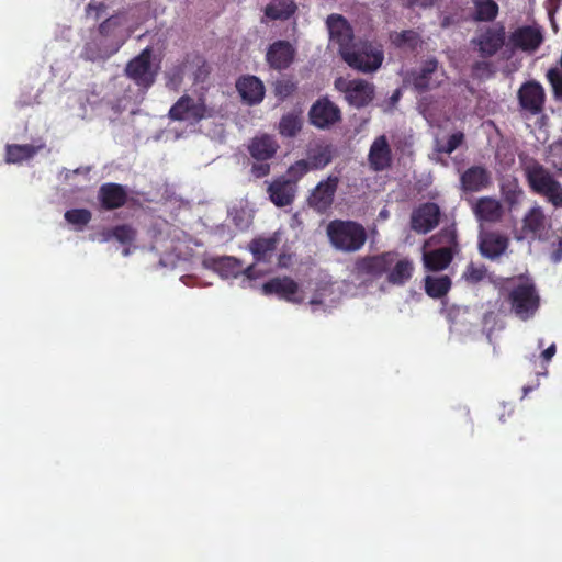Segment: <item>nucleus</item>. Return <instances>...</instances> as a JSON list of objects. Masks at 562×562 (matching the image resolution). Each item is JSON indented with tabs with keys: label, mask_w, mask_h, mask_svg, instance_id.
Returning a JSON list of instances; mask_svg holds the SVG:
<instances>
[{
	"label": "nucleus",
	"mask_w": 562,
	"mask_h": 562,
	"mask_svg": "<svg viewBox=\"0 0 562 562\" xmlns=\"http://www.w3.org/2000/svg\"><path fill=\"white\" fill-rule=\"evenodd\" d=\"M201 245L198 238L166 221L154 227L151 249L159 255V265L164 268H176L179 262L189 260Z\"/></svg>",
	"instance_id": "nucleus-1"
},
{
	"label": "nucleus",
	"mask_w": 562,
	"mask_h": 562,
	"mask_svg": "<svg viewBox=\"0 0 562 562\" xmlns=\"http://www.w3.org/2000/svg\"><path fill=\"white\" fill-rule=\"evenodd\" d=\"M159 70V65L153 60V50L150 47L144 48L139 55L130 60L125 67V74L137 86V92L133 93L131 89L126 91L124 97L113 104L116 112L126 110L130 103H138L145 92L155 82Z\"/></svg>",
	"instance_id": "nucleus-2"
},
{
	"label": "nucleus",
	"mask_w": 562,
	"mask_h": 562,
	"mask_svg": "<svg viewBox=\"0 0 562 562\" xmlns=\"http://www.w3.org/2000/svg\"><path fill=\"white\" fill-rule=\"evenodd\" d=\"M265 295H274L280 300L293 304H302L307 302L312 313L329 312L331 301L327 300L330 292L328 288L317 290L308 300L304 290L290 277H277L265 282L261 285Z\"/></svg>",
	"instance_id": "nucleus-3"
},
{
	"label": "nucleus",
	"mask_w": 562,
	"mask_h": 562,
	"mask_svg": "<svg viewBox=\"0 0 562 562\" xmlns=\"http://www.w3.org/2000/svg\"><path fill=\"white\" fill-rule=\"evenodd\" d=\"M458 251L457 232L454 225L441 229L424 244L423 260L428 270H443Z\"/></svg>",
	"instance_id": "nucleus-4"
},
{
	"label": "nucleus",
	"mask_w": 562,
	"mask_h": 562,
	"mask_svg": "<svg viewBox=\"0 0 562 562\" xmlns=\"http://www.w3.org/2000/svg\"><path fill=\"white\" fill-rule=\"evenodd\" d=\"M525 172L530 188L555 209H562V184L538 162H529Z\"/></svg>",
	"instance_id": "nucleus-5"
},
{
	"label": "nucleus",
	"mask_w": 562,
	"mask_h": 562,
	"mask_svg": "<svg viewBox=\"0 0 562 562\" xmlns=\"http://www.w3.org/2000/svg\"><path fill=\"white\" fill-rule=\"evenodd\" d=\"M142 24L133 11H122L102 21L98 30L117 53L127 38Z\"/></svg>",
	"instance_id": "nucleus-6"
},
{
	"label": "nucleus",
	"mask_w": 562,
	"mask_h": 562,
	"mask_svg": "<svg viewBox=\"0 0 562 562\" xmlns=\"http://www.w3.org/2000/svg\"><path fill=\"white\" fill-rule=\"evenodd\" d=\"M327 235L333 247L344 252L358 251L367 240L363 226L352 221H331Z\"/></svg>",
	"instance_id": "nucleus-7"
},
{
	"label": "nucleus",
	"mask_w": 562,
	"mask_h": 562,
	"mask_svg": "<svg viewBox=\"0 0 562 562\" xmlns=\"http://www.w3.org/2000/svg\"><path fill=\"white\" fill-rule=\"evenodd\" d=\"M340 56L348 66L364 74L376 71L384 60L382 47L368 41L355 42Z\"/></svg>",
	"instance_id": "nucleus-8"
},
{
	"label": "nucleus",
	"mask_w": 562,
	"mask_h": 562,
	"mask_svg": "<svg viewBox=\"0 0 562 562\" xmlns=\"http://www.w3.org/2000/svg\"><path fill=\"white\" fill-rule=\"evenodd\" d=\"M509 300L517 314H533L539 306V295L533 281L526 276L510 280Z\"/></svg>",
	"instance_id": "nucleus-9"
},
{
	"label": "nucleus",
	"mask_w": 562,
	"mask_h": 562,
	"mask_svg": "<svg viewBox=\"0 0 562 562\" xmlns=\"http://www.w3.org/2000/svg\"><path fill=\"white\" fill-rule=\"evenodd\" d=\"M206 266L212 268L223 279L241 276L243 286H254L252 281L263 273L256 266L245 267L240 260L228 256L210 258L206 261Z\"/></svg>",
	"instance_id": "nucleus-10"
},
{
	"label": "nucleus",
	"mask_w": 562,
	"mask_h": 562,
	"mask_svg": "<svg viewBox=\"0 0 562 562\" xmlns=\"http://www.w3.org/2000/svg\"><path fill=\"white\" fill-rule=\"evenodd\" d=\"M443 80L445 72L439 68L435 58L425 60L419 70L411 71L405 77V82L412 85L417 91L438 87Z\"/></svg>",
	"instance_id": "nucleus-11"
},
{
	"label": "nucleus",
	"mask_w": 562,
	"mask_h": 562,
	"mask_svg": "<svg viewBox=\"0 0 562 562\" xmlns=\"http://www.w3.org/2000/svg\"><path fill=\"white\" fill-rule=\"evenodd\" d=\"M335 86L345 93L348 103L358 109L368 105L374 97L373 83L363 79L347 80L338 78Z\"/></svg>",
	"instance_id": "nucleus-12"
},
{
	"label": "nucleus",
	"mask_w": 562,
	"mask_h": 562,
	"mask_svg": "<svg viewBox=\"0 0 562 562\" xmlns=\"http://www.w3.org/2000/svg\"><path fill=\"white\" fill-rule=\"evenodd\" d=\"M116 54L98 29L90 30L85 40L79 57L87 61H103Z\"/></svg>",
	"instance_id": "nucleus-13"
},
{
	"label": "nucleus",
	"mask_w": 562,
	"mask_h": 562,
	"mask_svg": "<svg viewBox=\"0 0 562 562\" xmlns=\"http://www.w3.org/2000/svg\"><path fill=\"white\" fill-rule=\"evenodd\" d=\"M205 114L204 103L200 99L195 100L187 95L181 97L169 110L172 120L184 121L190 125L198 123Z\"/></svg>",
	"instance_id": "nucleus-14"
},
{
	"label": "nucleus",
	"mask_w": 562,
	"mask_h": 562,
	"mask_svg": "<svg viewBox=\"0 0 562 562\" xmlns=\"http://www.w3.org/2000/svg\"><path fill=\"white\" fill-rule=\"evenodd\" d=\"M339 183V177L330 175L322 180L308 196L310 205L319 213L326 212L333 204Z\"/></svg>",
	"instance_id": "nucleus-15"
},
{
	"label": "nucleus",
	"mask_w": 562,
	"mask_h": 562,
	"mask_svg": "<svg viewBox=\"0 0 562 562\" xmlns=\"http://www.w3.org/2000/svg\"><path fill=\"white\" fill-rule=\"evenodd\" d=\"M329 43L337 46L339 54L353 44V32L347 20L339 14H330L326 20Z\"/></svg>",
	"instance_id": "nucleus-16"
},
{
	"label": "nucleus",
	"mask_w": 562,
	"mask_h": 562,
	"mask_svg": "<svg viewBox=\"0 0 562 562\" xmlns=\"http://www.w3.org/2000/svg\"><path fill=\"white\" fill-rule=\"evenodd\" d=\"M440 209L435 203H425L415 209L411 216V227L418 234H427L439 223Z\"/></svg>",
	"instance_id": "nucleus-17"
},
{
	"label": "nucleus",
	"mask_w": 562,
	"mask_h": 562,
	"mask_svg": "<svg viewBox=\"0 0 562 562\" xmlns=\"http://www.w3.org/2000/svg\"><path fill=\"white\" fill-rule=\"evenodd\" d=\"M518 100L525 111L532 115L539 114L546 100L543 87L537 81L524 83L518 91Z\"/></svg>",
	"instance_id": "nucleus-18"
},
{
	"label": "nucleus",
	"mask_w": 562,
	"mask_h": 562,
	"mask_svg": "<svg viewBox=\"0 0 562 562\" xmlns=\"http://www.w3.org/2000/svg\"><path fill=\"white\" fill-rule=\"evenodd\" d=\"M472 42L477 47L481 56L491 57L504 45L505 29L502 25L487 27Z\"/></svg>",
	"instance_id": "nucleus-19"
},
{
	"label": "nucleus",
	"mask_w": 562,
	"mask_h": 562,
	"mask_svg": "<svg viewBox=\"0 0 562 562\" xmlns=\"http://www.w3.org/2000/svg\"><path fill=\"white\" fill-rule=\"evenodd\" d=\"M543 41L539 26L526 25L516 29L509 36L510 44L524 52H535Z\"/></svg>",
	"instance_id": "nucleus-20"
},
{
	"label": "nucleus",
	"mask_w": 562,
	"mask_h": 562,
	"mask_svg": "<svg viewBox=\"0 0 562 562\" xmlns=\"http://www.w3.org/2000/svg\"><path fill=\"white\" fill-rule=\"evenodd\" d=\"M522 222L525 238H542L549 228V221L539 205L532 206L524 216Z\"/></svg>",
	"instance_id": "nucleus-21"
},
{
	"label": "nucleus",
	"mask_w": 562,
	"mask_h": 562,
	"mask_svg": "<svg viewBox=\"0 0 562 562\" xmlns=\"http://www.w3.org/2000/svg\"><path fill=\"white\" fill-rule=\"evenodd\" d=\"M368 161L374 171H382L390 167L392 151L385 135H381L373 140L369 149Z\"/></svg>",
	"instance_id": "nucleus-22"
},
{
	"label": "nucleus",
	"mask_w": 562,
	"mask_h": 562,
	"mask_svg": "<svg viewBox=\"0 0 562 562\" xmlns=\"http://www.w3.org/2000/svg\"><path fill=\"white\" fill-rule=\"evenodd\" d=\"M310 120L316 127L325 128L339 120V110L329 100L323 99L312 106Z\"/></svg>",
	"instance_id": "nucleus-23"
},
{
	"label": "nucleus",
	"mask_w": 562,
	"mask_h": 562,
	"mask_svg": "<svg viewBox=\"0 0 562 562\" xmlns=\"http://www.w3.org/2000/svg\"><path fill=\"white\" fill-rule=\"evenodd\" d=\"M508 246V239L495 232L481 233L479 247L482 256L496 259L502 256Z\"/></svg>",
	"instance_id": "nucleus-24"
},
{
	"label": "nucleus",
	"mask_w": 562,
	"mask_h": 562,
	"mask_svg": "<svg viewBox=\"0 0 562 562\" xmlns=\"http://www.w3.org/2000/svg\"><path fill=\"white\" fill-rule=\"evenodd\" d=\"M460 182L463 191L477 192L490 184L491 175L484 167L473 166L461 175Z\"/></svg>",
	"instance_id": "nucleus-25"
},
{
	"label": "nucleus",
	"mask_w": 562,
	"mask_h": 562,
	"mask_svg": "<svg viewBox=\"0 0 562 562\" xmlns=\"http://www.w3.org/2000/svg\"><path fill=\"white\" fill-rule=\"evenodd\" d=\"M479 222L494 223L501 220L503 207L498 200L490 196L477 199L472 206Z\"/></svg>",
	"instance_id": "nucleus-26"
},
{
	"label": "nucleus",
	"mask_w": 562,
	"mask_h": 562,
	"mask_svg": "<svg viewBox=\"0 0 562 562\" xmlns=\"http://www.w3.org/2000/svg\"><path fill=\"white\" fill-rule=\"evenodd\" d=\"M236 88L243 101L248 104L260 103L265 97L263 83L255 76L240 78L236 83Z\"/></svg>",
	"instance_id": "nucleus-27"
},
{
	"label": "nucleus",
	"mask_w": 562,
	"mask_h": 562,
	"mask_svg": "<svg viewBox=\"0 0 562 562\" xmlns=\"http://www.w3.org/2000/svg\"><path fill=\"white\" fill-rule=\"evenodd\" d=\"M270 200L277 206L290 205L295 196V184L284 178H279L268 187Z\"/></svg>",
	"instance_id": "nucleus-28"
},
{
	"label": "nucleus",
	"mask_w": 562,
	"mask_h": 562,
	"mask_svg": "<svg viewBox=\"0 0 562 562\" xmlns=\"http://www.w3.org/2000/svg\"><path fill=\"white\" fill-rule=\"evenodd\" d=\"M294 48L289 42L278 41L267 52V60L276 69H284L292 63Z\"/></svg>",
	"instance_id": "nucleus-29"
},
{
	"label": "nucleus",
	"mask_w": 562,
	"mask_h": 562,
	"mask_svg": "<svg viewBox=\"0 0 562 562\" xmlns=\"http://www.w3.org/2000/svg\"><path fill=\"white\" fill-rule=\"evenodd\" d=\"M44 147L33 144H8L5 146V162L20 165L32 159Z\"/></svg>",
	"instance_id": "nucleus-30"
},
{
	"label": "nucleus",
	"mask_w": 562,
	"mask_h": 562,
	"mask_svg": "<svg viewBox=\"0 0 562 562\" xmlns=\"http://www.w3.org/2000/svg\"><path fill=\"white\" fill-rule=\"evenodd\" d=\"M278 149V144L272 136H256L249 145V153L258 161H265L273 157Z\"/></svg>",
	"instance_id": "nucleus-31"
},
{
	"label": "nucleus",
	"mask_w": 562,
	"mask_h": 562,
	"mask_svg": "<svg viewBox=\"0 0 562 562\" xmlns=\"http://www.w3.org/2000/svg\"><path fill=\"white\" fill-rule=\"evenodd\" d=\"M99 199L104 209L120 207L126 200V192L116 183H106L100 188Z\"/></svg>",
	"instance_id": "nucleus-32"
},
{
	"label": "nucleus",
	"mask_w": 562,
	"mask_h": 562,
	"mask_svg": "<svg viewBox=\"0 0 562 562\" xmlns=\"http://www.w3.org/2000/svg\"><path fill=\"white\" fill-rule=\"evenodd\" d=\"M278 241L276 236L259 237L254 239L248 248L257 263L266 262L273 256Z\"/></svg>",
	"instance_id": "nucleus-33"
},
{
	"label": "nucleus",
	"mask_w": 562,
	"mask_h": 562,
	"mask_svg": "<svg viewBox=\"0 0 562 562\" xmlns=\"http://www.w3.org/2000/svg\"><path fill=\"white\" fill-rule=\"evenodd\" d=\"M395 259V255L391 252L367 258L361 261L360 269L372 276H381L391 269Z\"/></svg>",
	"instance_id": "nucleus-34"
},
{
	"label": "nucleus",
	"mask_w": 562,
	"mask_h": 562,
	"mask_svg": "<svg viewBox=\"0 0 562 562\" xmlns=\"http://www.w3.org/2000/svg\"><path fill=\"white\" fill-rule=\"evenodd\" d=\"M294 0H271L265 9V16L269 20H288L296 11Z\"/></svg>",
	"instance_id": "nucleus-35"
},
{
	"label": "nucleus",
	"mask_w": 562,
	"mask_h": 562,
	"mask_svg": "<svg viewBox=\"0 0 562 562\" xmlns=\"http://www.w3.org/2000/svg\"><path fill=\"white\" fill-rule=\"evenodd\" d=\"M201 59L196 55H188L182 61L172 66L166 74L167 77V86L177 89L180 82L182 81L186 72L191 68L193 64L199 65Z\"/></svg>",
	"instance_id": "nucleus-36"
},
{
	"label": "nucleus",
	"mask_w": 562,
	"mask_h": 562,
	"mask_svg": "<svg viewBox=\"0 0 562 562\" xmlns=\"http://www.w3.org/2000/svg\"><path fill=\"white\" fill-rule=\"evenodd\" d=\"M390 41L392 45L401 49H415L422 43L420 34L414 30L392 32Z\"/></svg>",
	"instance_id": "nucleus-37"
},
{
	"label": "nucleus",
	"mask_w": 562,
	"mask_h": 562,
	"mask_svg": "<svg viewBox=\"0 0 562 562\" xmlns=\"http://www.w3.org/2000/svg\"><path fill=\"white\" fill-rule=\"evenodd\" d=\"M135 231L130 225H119L102 232L100 241L106 243L116 239L122 245H131L135 239Z\"/></svg>",
	"instance_id": "nucleus-38"
},
{
	"label": "nucleus",
	"mask_w": 562,
	"mask_h": 562,
	"mask_svg": "<svg viewBox=\"0 0 562 562\" xmlns=\"http://www.w3.org/2000/svg\"><path fill=\"white\" fill-rule=\"evenodd\" d=\"M413 263L408 259H401L389 270L387 279L393 284H404L411 279L413 273Z\"/></svg>",
	"instance_id": "nucleus-39"
},
{
	"label": "nucleus",
	"mask_w": 562,
	"mask_h": 562,
	"mask_svg": "<svg viewBox=\"0 0 562 562\" xmlns=\"http://www.w3.org/2000/svg\"><path fill=\"white\" fill-rule=\"evenodd\" d=\"M450 288L451 280L448 276H428L425 279L426 293L431 297L443 296L450 290Z\"/></svg>",
	"instance_id": "nucleus-40"
},
{
	"label": "nucleus",
	"mask_w": 562,
	"mask_h": 562,
	"mask_svg": "<svg viewBox=\"0 0 562 562\" xmlns=\"http://www.w3.org/2000/svg\"><path fill=\"white\" fill-rule=\"evenodd\" d=\"M91 217V212L87 209H71L67 210L64 214L65 221L78 232L87 226Z\"/></svg>",
	"instance_id": "nucleus-41"
},
{
	"label": "nucleus",
	"mask_w": 562,
	"mask_h": 562,
	"mask_svg": "<svg viewBox=\"0 0 562 562\" xmlns=\"http://www.w3.org/2000/svg\"><path fill=\"white\" fill-rule=\"evenodd\" d=\"M501 192L505 202H507L510 206L518 204L524 195L521 188L514 179L503 181L501 186Z\"/></svg>",
	"instance_id": "nucleus-42"
},
{
	"label": "nucleus",
	"mask_w": 562,
	"mask_h": 562,
	"mask_svg": "<svg viewBox=\"0 0 562 562\" xmlns=\"http://www.w3.org/2000/svg\"><path fill=\"white\" fill-rule=\"evenodd\" d=\"M89 173L90 167H80L74 170L63 169L59 177L74 187H85L90 181Z\"/></svg>",
	"instance_id": "nucleus-43"
},
{
	"label": "nucleus",
	"mask_w": 562,
	"mask_h": 562,
	"mask_svg": "<svg viewBox=\"0 0 562 562\" xmlns=\"http://www.w3.org/2000/svg\"><path fill=\"white\" fill-rule=\"evenodd\" d=\"M498 13V5L493 0L475 1L474 18L479 21H492Z\"/></svg>",
	"instance_id": "nucleus-44"
},
{
	"label": "nucleus",
	"mask_w": 562,
	"mask_h": 562,
	"mask_svg": "<svg viewBox=\"0 0 562 562\" xmlns=\"http://www.w3.org/2000/svg\"><path fill=\"white\" fill-rule=\"evenodd\" d=\"M418 109L429 125L440 126L441 120L437 114L439 109V103L437 101H430L427 98H424L419 101Z\"/></svg>",
	"instance_id": "nucleus-45"
},
{
	"label": "nucleus",
	"mask_w": 562,
	"mask_h": 562,
	"mask_svg": "<svg viewBox=\"0 0 562 562\" xmlns=\"http://www.w3.org/2000/svg\"><path fill=\"white\" fill-rule=\"evenodd\" d=\"M302 126V120L299 114L290 113L284 115L279 124L280 133L283 136H294Z\"/></svg>",
	"instance_id": "nucleus-46"
},
{
	"label": "nucleus",
	"mask_w": 562,
	"mask_h": 562,
	"mask_svg": "<svg viewBox=\"0 0 562 562\" xmlns=\"http://www.w3.org/2000/svg\"><path fill=\"white\" fill-rule=\"evenodd\" d=\"M464 135L461 132L453 133L450 135L447 142L440 140L438 137L435 139L436 154H451L463 142Z\"/></svg>",
	"instance_id": "nucleus-47"
},
{
	"label": "nucleus",
	"mask_w": 562,
	"mask_h": 562,
	"mask_svg": "<svg viewBox=\"0 0 562 562\" xmlns=\"http://www.w3.org/2000/svg\"><path fill=\"white\" fill-rule=\"evenodd\" d=\"M307 161L312 170L323 169L331 161V153L328 148H321L317 151L311 153Z\"/></svg>",
	"instance_id": "nucleus-48"
},
{
	"label": "nucleus",
	"mask_w": 562,
	"mask_h": 562,
	"mask_svg": "<svg viewBox=\"0 0 562 562\" xmlns=\"http://www.w3.org/2000/svg\"><path fill=\"white\" fill-rule=\"evenodd\" d=\"M547 79L552 87L554 98L562 100V69L559 67L550 68L547 72Z\"/></svg>",
	"instance_id": "nucleus-49"
},
{
	"label": "nucleus",
	"mask_w": 562,
	"mask_h": 562,
	"mask_svg": "<svg viewBox=\"0 0 562 562\" xmlns=\"http://www.w3.org/2000/svg\"><path fill=\"white\" fill-rule=\"evenodd\" d=\"M310 170H312L310 162L307 160L301 159L289 167V180L295 184V182L299 179H301L304 175H306Z\"/></svg>",
	"instance_id": "nucleus-50"
},
{
	"label": "nucleus",
	"mask_w": 562,
	"mask_h": 562,
	"mask_svg": "<svg viewBox=\"0 0 562 562\" xmlns=\"http://www.w3.org/2000/svg\"><path fill=\"white\" fill-rule=\"evenodd\" d=\"M486 276V268L483 265H475L471 262L468 265L463 278L472 283H477L482 281Z\"/></svg>",
	"instance_id": "nucleus-51"
},
{
	"label": "nucleus",
	"mask_w": 562,
	"mask_h": 562,
	"mask_svg": "<svg viewBox=\"0 0 562 562\" xmlns=\"http://www.w3.org/2000/svg\"><path fill=\"white\" fill-rule=\"evenodd\" d=\"M78 101L80 102V111L77 113V115L85 119L87 116L86 106H93L98 103V93L94 89L92 91H86L85 93L78 97Z\"/></svg>",
	"instance_id": "nucleus-52"
},
{
	"label": "nucleus",
	"mask_w": 562,
	"mask_h": 562,
	"mask_svg": "<svg viewBox=\"0 0 562 562\" xmlns=\"http://www.w3.org/2000/svg\"><path fill=\"white\" fill-rule=\"evenodd\" d=\"M294 83L286 78L279 79L274 83V93L280 100L289 97L294 91Z\"/></svg>",
	"instance_id": "nucleus-53"
},
{
	"label": "nucleus",
	"mask_w": 562,
	"mask_h": 562,
	"mask_svg": "<svg viewBox=\"0 0 562 562\" xmlns=\"http://www.w3.org/2000/svg\"><path fill=\"white\" fill-rule=\"evenodd\" d=\"M86 13L89 19L97 21L106 15V7L103 3H89Z\"/></svg>",
	"instance_id": "nucleus-54"
},
{
	"label": "nucleus",
	"mask_w": 562,
	"mask_h": 562,
	"mask_svg": "<svg viewBox=\"0 0 562 562\" xmlns=\"http://www.w3.org/2000/svg\"><path fill=\"white\" fill-rule=\"evenodd\" d=\"M251 171H252V175H254L255 177H257V178H261V177H263V176H266V175H268V173H269V171H270V166H269L268 164H266V162L255 164V165L252 166Z\"/></svg>",
	"instance_id": "nucleus-55"
},
{
	"label": "nucleus",
	"mask_w": 562,
	"mask_h": 562,
	"mask_svg": "<svg viewBox=\"0 0 562 562\" xmlns=\"http://www.w3.org/2000/svg\"><path fill=\"white\" fill-rule=\"evenodd\" d=\"M550 260L555 265L562 261V237L559 239L555 248L550 252Z\"/></svg>",
	"instance_id": "nucleus-56"
},
{
	"label": "nucleus",
	"mask_w": 562,
	"mask_h": 562,
	"mask_svg": "<svg viewBox=\"0 0 562 562\" xmlns=\"http://www.w3.org/2000/svg\"><path fill=\"white\" fill-rule=\"evenodd\" d=\"M557 352V347H555V344H551L547 349H544L541 353V358L543 359V361L546 362H549L552 357L555 355Z\"/></svg>",
	"instance_id": "nucleus-57"
},
{
	"label": "nucleus",
	"mask_w": 562,
	"mask_h": 562,
	"mask_svg": "<svg viewBox=\"0 0 562 562\" xmlns=\"http://www.w3.org/2000/svg\"><path fill=\"white\" fill-rule=\"evenodd\" d=\"M400 98H401V91L400 90L394 91V93L390 98L389 106L390 108L394 106L398 102Z\"/></svg>",
	"instance_id": "nucleus-58"
},
{
	"label": "nucleus",
	"mask_w": 562,
	"mask_h": 562,
	"mask_svg": "<svg viewBox=\"0 0 562 562\" xmlns=\"http://www.w3.org/2000/svg\"><path fill=\"white\" fill-rule=\"evenodd\" d=\"M481 70H488V64L486 63H477L475 66H474V72L476 75H479V72Z\"/></svg>",
	"instance_id": "nucleus-59"
},
{
	"label": "nucleus",
	"mask_w": 562,
	"mask_h": 562,
	"mask_svg": "<svg viewBox=\"0 0 562 562\" xmlns=\"http://www.w3.org/2000/svg\"><path fill=\"white\" fill-rule=\"evenodd\" d=\"M233 220L239 228H245L248 226V221H237V215H234Z\"/></svg>",
	"instance_id": "nucleus-60"
},
{
	"label": "nucleus",
	"mask_w": 562,
	"mask_h": 562,
	"mask_svg": "<svg viewBox=\"0 0 562 562\" xmlns=\"http://www.w3.org/2000/svg\"><path fill=\"white\" fill-rule=\"evenodd\" d=\"M414 2L419 5L427 7L432 4L434 0H414Z\"/></svg>",
	"instance_id": "nucleus-61"
},
{
	"label": "nucleus",
	"mask_w": 562,
	"mask_h": 562,
	"mask_svg": "<svg viewBox=\"0 0 562 562\" xmlns=\"http://www.w3.org/2000/svg\"><path fill=\"white\" fill-rule=\"evenodd\" d=\"M122 254H123V256H124V257L130 256V254H131L130 245H127V246L123 249Z\"/></svg>",
	"instance_id": "nucleus-62"
},
{
	"label": "nucleus",
	"mask_w": 562,
	"mask_h": 562,
	"mask_svg": "<svg viewBox=\"0 0 562 562\" xmlns=\"http://www.w3.org/2000/svg\"><path fill=\"white\" fill-rule=\"evenodd\" d=\"M190 279H191V277H190V276H182V277L180 278V280H181L184 284H188V283H187V281H188V280H190Z\"/></svg>",
	"instance_id": "nucleus-63"
},
{
	"label": "nucleus",
	"mask_w": 562,
	"mask_h": 562,
	"mask_svg": "<svg viewBox=\"0 0 562 562\" xmlns=\"http://www.w3.org/2000/svg\"><path fill=\"white\" fill-rule=\"evenodd\" d=\"M380 216L383 217V218H386L387 217V211L386 210H382L380 212Z\"/></svg>",
	"instance_id": "nucleus-64"
}]
</instances>
